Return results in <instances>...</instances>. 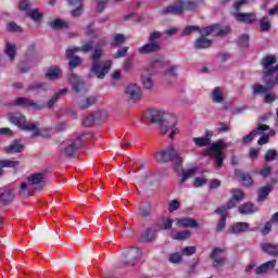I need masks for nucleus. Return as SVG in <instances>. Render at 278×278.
Here are the masks:
<instances>
[{"label":"nucleus","instance_id":"nucleus-64","mask_svg":"<svg viewBox=\"0 0 278 278\" xmlns=\"http://www.w3.org/2000/svg\"><path fill=\"white\" fill-rule=\"evenodd\" d=\"M97 1V11L103 12L105 10V4L108 3V0H96Z\"/></svg>","mask_w":278,"mask_h":278},{"label":"nucleus","instance_id":"nucleus-37","mask_svg":"<svg viewBox=\"0 0 278 278\" xmlns=\"http://www.w3.org/2000/svg\"><path fill=\"white\" fill-rule=\"evenodd\" d=\"M191 236L192 233L190 232V230H181V231L172 233L173 240H179V241L188 240Z\"/></svg>","mask_w":278,"mask_h":278},{"label":"nucleus","instance_id":"nucleus-9","mask_svg":"<svg viewBox=\"0 0 278 278\" xmlns=\"http://www.w3.org/2000/svg\"><path fill=\"white\" fill-rule=\"evenodd\" d=\"M229 147V143H225L224 141H216L211 147H208V151L214 153L215 168L216 170H220L223 166V162H225V149Z\"/></svg>","mask_w":278,"mask_h":278},{"label":"nucleus","instance_id":"nucleus-59","mask_svg":"<svg viewBox=\"0 0 278 278\" xmlns=\"http://www.w3.org/2000/svg\"><path fill=\"white\" fill-rule=\"evenodd\" d=\"M241 181H243L244 186H252L253 178L251 177L250 174H242Z\"/></svg>","mask_w":278,"mask_h":278},{"label":"nucleus","instance_id":"nucleus-19","mask_svg":"<svg viewBox=\"0 0 278 278\" xmlns=\"http://www.w3.org/2000/svg\"><path fill=\"white\" fill-rule=\"evenodd\" d=\"M155 71H153V67H150L146 70L141 75V81L144 88L148 90H151L153 88V79L151 78V75H153Z\"/></svg>","mask_w":278,"mask_h":278},{"label":"nucleus","instance_id":"nucleus-54","mask_svg":"<svg viewBox=\"0 0 278 278\" xmlns=\"http://www.w3.org/2000/svg\"><path fill=\"white\" fill-rule=\"evenodd\" d=\"M173 223H175V220H173L172 218H164L162 220L161 229H164V230L170 229L173 227Z\"/></svg>","mask_w":278,"mask_h":278},{"label":"nucleus","instance_id":"nucleus-43","mask_svg":"<svg viewBox=\"0 0 278 278\" xmlns=\"http://www.w3.org/2000/svg\"><path fill=\"white\" fill-rule=\"evenodd\" d=\"M34 64H36V61H34V60H30V61H22V62L20 63L18 68H20V71H21L22 73H27L30 68L34 67Z\"/></svg>","mask_w":278,"mask_h":278},{"label":"nucleus","instance_id":"nucleus-26","mask_svg":"<svg viewBox=\"0 0 278 278\" xmlns=\"http://www.w3.org/2000/svg\"><path fill=\"white\" fill-rule=\"evenodd\" d=\"M211 99L214 103H223L225 101V89L216 87L211 93Z\"/></svg>","mask_w":278,"mask_h":278},{"label":"nucleus","instance_id":"nucleus-51","mask_svg":"<svg viewBox=\"0 0 278 278\" xmlns=\"http://www.w3.org/2000/svg\"><path fill=\"white\" fill-rule=\"evenodd\" d=\"M181 257H182L181 252L180 253L179 252H175V253H172L169 255L168 261H169L170 264H180Z\"/></svg>","mask_w":278,"mask_h":278},{"label":"nucleus","instance_id":"nucleus-40","mask_svg":"<svg viewBox=\"0 0 278 278\" xmlns=\"http://www.w3.org/2000/svg\"><path fill=\"white\" fill-rule=\"evenodd\" d=\"M21 162L16 160H0V169L1 168H16Z\"/></svg>","mask_w":278,"mask_h":278},{"label":"nucleus","instance_id":"nucleus-38","mask_svg":"<svg viewBox=\"0 0 278 278\" xmlns=\"http://www.w3.org/2000/svg\"><path fill=\"white\" fill-rule=\"evenodd\" d=\"M273 192V185H266L258 190V201H265L266 197Z\"/></svg>","mask_w":278,"mask_h":278},{"label":"nucleus","instance_id":"nucleus-13","mask_svg":"<svg viewBox=\"0 0 278 278\" xmlns=\"http://www.w3.org/2000/svg\"><path fill=\"white\" fill-rule=\"evenodd\" d=\"M70 84L76 94H79V92H86V83L79 76L71 74Z\"/></svg>","mask_w":278,"mask_h":278},{"label":"nucleus","instance_id":"nucleus-62","mask_svg":"<svg viewBox=\"0 0 278 278\" xmlns=\"http://www.w3.org/2000/svg\"><path fill=\"white\" fill-rule=\"evenodd\" d=\"M7 29L8 31H21V28L18 25H16V23L11 22L7 25Z\"/></svg>","mask_w":278,"mask_h":278},{"label":"nucleus","instance_id":"nucleus-7","mask_svg":"<svg viewBox=\"0 0 278 278\" xmlns=\"http://www.w3.org/2000/svg\"><path fill=\"white\" fill-rule=\"evenodd\" d=\"M198 4L191 0H176L174 3L163 8V14H184L186 10L188 12H194L197 10Z\"/></svg>","mask_w":278,"mask_h":278},{"label":"nucleus","instance_id":"nucleus-45","mask_svg":"<svg viewBox=\"0 0 278 278\" xmlns=\"http://www.w3.org/2000/svg\"><path fill=\"white\" fill-rule=\"evenodd\" d=\"M138 208L141 216L147 217L151 215V203H142Z\"/></svg>","mask_w":278,"mask_h":278},{"label":"nucleus","instance_id":"nucleus-2","mask_svg":"<svg viewBox=\"0 0 278 278\" xmlns=\"http://www.w3.org/2000/svg\"><path fill=\"white\" fill-rule=\"evenodd\" d=\"M151 123H159L161 125L162 134H168L169 138H175L179 134L177 128V117L173 114L166 113L162 110H151L147 115Z\"/></svg>","mask_w":278,"mask_h":278},{"label":"nucleus","instance_id":"nucleus-63","mask_svg":"<svg viewBox=\"0 0 278 278\" xmlns=\"http://www.w3.org/2000/svg\"><path fill=\"white\" fill-rule=\"evenodd\" d=\"M177 210H179V201H177V200L170 201V202H169L168 211H169V212H175V211H177Z\"/></svg>","mask_w":278,"mask_h":278},{"label":"nucleus","instance_id":"nucleus-5","mask_svg":"<svg viewBox=\"0 0 278 278\" xmlns=\"http://www.w3.org/2000/svg\"><path fill=\"white\" fill-rule=\"evenodd\" d=\"M45 185V173L31 174L26 182L21 184L20 194L22 197H31L34 190H42Z\"/></svg>","mask_w":278,"mask_h":278},{"label":"nucleus","instance_id":"nucleus-30","mask_svg":"<svg viewBox=\"0 0 278 278\" xmlns=\"http://www.w3.org/2000/svg\"><path fill=\"white\" fill-rule=\"evenodd\" d=\"M4 53L11 62H14V60H16V45L11 41H7Z\"/></svg>","mask_w":278,"mask_h":278},{"label":"nucleus","instance_id":"nucleus-42","mask_svg":"<svg viewBox=\"0 0 278 278\" xmlns=\"http://www.w3.org/2000/svg\"><path fill=\"white\" fill-rule=\"evenodd\" d=\"M266 130H264L263 132H261L262 137L258 139V144H266L268 143V140L270 138V136H274L275 135V130H270V127L268 126V134L266 135L265 132Z\"/></svg>","mask_w":278,"mask_h":278},{"label":"nucleus","instance_id":"nucleus-60","mask_svg":"<svg viewBox=\"0 0 278 278\" xmlns=\"http://www.w3.org/2000/svg\"><path fill=\"white\" fill-rule=\"evenodd\" d=\"M207 184V179L204 177H197L193 181L194 188H201V186H205Z\"/></svg>","mask_w":278,"mask_h":278},{"label":"nucleus","instance_id":"nucleus-46","mask_svg":"<svg viewBox=\"0 0 278 278\" xmlns=\"http://www.w3.org/2000/svg\"><path fill=\"white\" fill-rule=\"evenodd\" d=\"M195 174H197L195 168L182 170V179L180 180V184H186V181H188L190 177H194Z\"/></svg>","mask_w":278,"mask_h":278},{"label":"nucleus","instance_id":"nucleus-44","mask_svg":"<svg viewBox=\"0 0 278 278\" xmlns=\"http://www.w3.org/2000/svg\"><path fill=\"white\" fill-rule=\"evenodd\" d=\"M125 42V35L123 34H115L113 36V40L111 42V47H121Z\"/></svg>","mask_w":278,"mask_h":278},{"label":"nucleus","instance_id":"nucleus-8","mask_svg":"<svg viewBox=\"0 0 278 278\" xmlns=\"http://www.w3.org/2000/svg\"><path fill=\"white\" fill-rule=\"evenodd\" d=\"M164 34L160 30H155L150 33L149 42L138 48V53L140 55H149V53H157L162 49L160 46V38H162Z\"/></svg>","mask_w":278,"mask_h":278},{"label":"nucleus","instance_id":"nucleus-22","mask_svg":"<svg viewBox=\"0 0 278 278\" xmlns=\"http://www.w3.org/2000/svg\"><path fill=\"white\" fill-rule=\"evenodd\" d=\"M275 266H277V260L268 261L261 266L256 267L255 274L256 275H265V273H270V270L275 269Z\"/></svg>","mask_w":278,"mask_h":278},{"label":"nucleus","instance_id":"nucleus-16","mask_svg":"<svg viewBox=\"0 0 278 278\" xmlns=\"http://www.w3.org/2000/svg\"><path fill=\"white\" fill-rule=\"evenodd\" d=\"M81 144H84V136H78L74 141H72L64 150L65 155H75V152L81 149Z\"/></svg>","mask_w":278,"mask_h":278},{"label":"nucleus","instance_id":"nucleus-47","mask_svg":"<svg viewBox=\"0 0 278 278\" xmlns=\"http://www.w3.org/2000/svg\"><path fill=\"white\" fill-rule=\"evenodd\" d=\"M261 31H269L270 29V18L264 16L260 20Z\"/></svg>","mask_w":278,"mask_h":278},{"label":"nucleus","instance_id":"nucleus-35","mask_svg":"<svg viewBox=\"0 0 278 278\" xmlns=\"http://www.w3.org/2000/svg\"><path fill=\"white\" fill-rule=\"evenodd\" d=\"M97 103V98L94 97H88L85 99H81L79 102L80 110H88V108H91V105H94Z\"/></svg>","mask_w":278,"mask_h":278},{"label":"nucleus","instance_id":"nucleus-53","mask_svg":"<svg viewBox=\"0 0 278 278\" xmlns=\"http://www.w3.org/2000/svg\"><path fill=\"white\" fill-rule=\"evenodd\" d=\"M93 42L92 41H88L86 43H84L81 47H78V51H83V53H88L89 51H92V47H93Z\"/></svg>","mask_w":278,"mask_h":278},{"label":"nucleus","instance_id":"nucleus-12","mask_svg":"<svg viewBox=\"0 0 278 278\" xmlns=\"http://www.w3.org/2000/svg\"><path fill=\"white\" fill-rule=\"evenodd\" d=\"M211 260H213L214 268H223L227 262V251H225V249L215 248L211 254Z\"/></svg>","mask_w":278,"mask_h":278},{"label":"nucleus","instance_id":"nucleus-27","mask_svg":"<svg viewBox=\"0 0 278 278\" xmlns=\"http://www.w3.org/2000/svg\"><path fill=\"white\" fill-rule=\"evenodd\" d=\"M249 223H236L235 225H232L230 227V229L228 230V233H244V231H249Z\"/></svg>","mask_w":278,"mask_h":278},{"label":"nucleus","instance_id":"nucleus-4","mask_svg":"<svg viewBox=\"0 0 278 278\" xmlns=\"http://www.w3.org/2000/svg\"><path fill=\"white\" fill-rule=\"evenodd\" d=\"M263 66V79L268 86V88H273L278 85V63L277 58L273 54L265 56L262 60Z\"/></svg>","mask_w":278,"mask_h":278},{"label":"nucleus","instance_id":"nucleus-29","mask_svg":"<svg viewBox=\"0 0 278 278\" xmlns=\"http://www.w3.org/2000/svg\"><path fill=\"white\" fill-rule=\"evenodd\" d=\"M192 142L195 147H207L212 142V132H206V137H194Z\"/></svg>","mask_w":278,"mask_h":278},{"label":"nucleus","instance_id":"nucleus-21","mask_svg":"<svg viewBox=\"0 0 278 278\" xmlns=\"http://www.w3.org/2000/svg\"><path fill=\"white\" fill-rule=\"evenodd\" d=\"M215 212L216 214H219L222 216L219 223L217 224V231H223V229H225V225L227 224V216L229 210H227L226 206H222L218 207Z\"/></svg>","mask_w":278,"mask_h":278},{"label":"nucleus","instance_id":"nucleus-33","mask_svg":"<svg viewBox=\"0 0 278 278\" xmlns=\"http://www.w3.org/2000/svg\"><path fill=\"white\" fill-rule=\"evenodd\" d=\"M46 77L51 80L59 79V77H62V71L58 66L50 67L46 74Z\"/></svg>","mask_w":278,"mask_h":278},{"label":"nucleus","instance_id":"nucleus-15","mask_svg":"<svg viewBox=\"0 0 278 278\" xmlns=\"http://www.w3.org/2000/svg\"><path fill=\"white\" fill-rule=\"evenodd\" d=\"M240 201H244V192L238 189H233L231 191L230 200L227 202L226 205H224V207H226V210H232V207H236V205H238Z\"/></svg>","mask_w":278,"mask_h":278},{"label":"nucleus","instance_id":"nucleus-3","mask_svg":"<svg viewBox=\"0 0 278 278\" xmlns=\"http://www.w3.org/2000/svg\"><path fill=\"white\" fill-rule=\"evenodd\" d=\"M9 121L22 131H30L31 138H38L39 136L41 138H51V129L40 128L39 122L27 123V119L21 113H10Z\"/></svg>","mask_w":278,"mask_h":278},{"label":"nucleus","instance_id":"nucleus-24","mask_svg":"<svg viewBox=\"0 0 278 278\" xmlns=\"http://www.w3.org/2000/svg\"><path fill=\"white\" fill-rule=\"evenodd\" d=\"M24 150L25 146H23V143H21L18 140H13L10 146L4 148V152L8 154L23 153Z\"/></svg>","mask_w":278,"mask_h":278},{"label":"nucleus","instance_id":"nucleus-50","mask_svg":"<svg viewBox=\"0 0 278 278\" xmlns=\"http://www.w3.org/2000/svg\"><path fill=\"white\" fill-rule=\"evenodd\" d=\"M253 89V94H264L268 91V89H270V87H265V86H262V85H254L252 87Z\"/></svg>","mask_w":278,"mask_h":278},{"label":"nucleus","instance_id":"nucleus-17","mask_svg":"<svg viewBox=\"0 0 278 278\" xmlns=\"http://www.w3.org/2000/svg\"><path fill=\"white\" fill-rule=\"evenodd\" d=\"M176 227H182L185 229H199V223L192 218H176L175 219Z\"/></svg>","mask_w":278,"mask_h":278},{"label":"nucleus","instance_id":"nucleus-48","mask_svg":"<svg viewBox=\"0 0 278 278\" xmlns=\"http://www.w3.org/2000/svg\"><path fill=\"white\" fill-rule=\"evenodd\" d=\"M194 253H197V247H194V245L185 247V248H181V250H180V254L182 256L185 255L187 257L194 255Z\"/></svg>","mask_w":278,"mask_h":278},{"label":"nucleus","instance_id":"nucleus-31","mask_svg":"<svg viewBox=\"0 0 278 278\" xmlns=\"http://www.w3.org/2000/svg\"><path fill=\"white\" fill-rule=\"evenodd\" d=\"M52 29H66L68 28V22L62 18H55L48 24Z\"/></svg>","mask_w":278,"mask_h":278},{"label":"nucleus","instance_id":"nucleus-6","mask_svg":"<svg viewBox=\"0 0 278 278\" xmlns=\"http://www.w3.org/2000/svg\"><path fill=\"white\" fill-rule=\"evenodd\" d=\"M154 157L156 162H173L176 170L181 168V162H184V159L179 156V146L173 144L161 152H156Z\"/></svg>","mask_w":278,"mask_h":278},{"label":"nucleus","instance_id":"nucleus-25","mask_svg":"<svg viewBox=\"0 0 278 278\" xmlns=\"http://www.w3.org/2000/svg\"><path fill=\"white\" fill-rule=\"evenodd\" d=\"M268 125H260L256 129L252 130L248 136L243 137L242 142L243 144H249L257 134H264V131H267Z\"/></svg>","mask_w":278,"mask_h":278},{"label":"nucleus","instance_id":"nucleus-20","mask_svg":"<svg viewBox=\"0 0 278 278\" xmlns=\"http://www.w3.org/2000/svg\"><path fill=\"white\" fill-rule=\"evenodd\" d=\"M13 105H23L24 108H33V110H42V106L27 98H16Z\"/></svg>","mask_w":278,"mask_h":278},{"label":"nucleus","instance_id":"nucleus-32","mask_svg":"<svg viewBox=\"0 0 278 278\" xmlns=\"http://www.w3.org/2000/svg\"><path fill=\"white\" fill-rule=\"evenodd\" d=\"M194 47L195 49H210L212 47V40L206 37H200L195 40Z\"/></svg>","mask_w":278,"mask_h":278},{"label":"nucleus","instance_id":"nucleus-49","mask_svg":"<svg viewBox=\"0 0 278 278\" xmlns=\"http://www.w3.org/2000/svg\"><path fill=\"white\" fill-rule=\"evenodd\" d=\"M27 16H29V18L33 21L38 22L42 18V13H40L38 9H34L27 12Z\"/></svg>","mask_w":278,"mask_h":278},{"label":"nucleus","instance_id":"nucleus-41","mask_svg":"<svg viewBox=\"0 0 278 278\" xmlns=\"http://www.w3.org/2000/svg\"><path fill=\"white\" fill-rule=\"evenodd\" d=\"M0 198L3 199L4 203H10L14 201V191L12 189H7L4 192L0 191Z\"/></svg>","mask_w":278,"mask_h":278},{"label":"nucleus","instance_id":"nucleus-18","mask_svg":"<svg viewBox=\"0 0 278 278\" xmlns=\"http://www.w3.org/2000/svg\"><path fill=\"white\" fill-rule=\"evenodd\" d=\"M79 51V48H70L66 50V56L70 60V67L71 68H77L79 64H81V58L75 56V53Z\"/></svg>","mask_w":278,"mask_h":278},{"label":"nucleus","instance_id":"nucleus-39","mask_svg":"<svg viewBox=\"0 0 278 278\" xmlns=\"http://www.w3.org/2000/svg\"><path fill=\"white\" fill-rule=\"evenodd\" d=\"M257 208L253 204L245 203L239 206L240 214H255Z\"/></svg>","mask_w":278,"mask_h":278},{"label":"nucleus","instance_id":"nucleus-1","mask_svg":"<svg viewBox=\"0 0 278 278\" xmlns=\"http://www.w3.org/2000/svg\"><path fill=\"white\" fill-rule=\"evenodd\" d=\"M108 45L106 38L99 39L93 51L91 52L92 65L90 72L98 77V79H105V75L110 73L112 68V60L101 61L103 58V47Z\"/></svg>","mask_w":278,"mask_h":278},{"label":"nucleus","instance_id":"nucleus-55","mask_svg":"<svg viewBox=\"0 0 278 278\" xmlns=\"http://www.w3.org/2000/svg\"><path fill=\"white\" fill-rule=\"evenodd\" d=\"M29 90H49V85L45 83H38L30 86Z\"/></svg>","mask_w":278,"mask_h":278},{"label":"nucleus","instance_id":"nucleus-57","mask_svg":"<svg viewBox=\"0 0 278 278\" xmlns=\"http://www.w3.org/2000/svg\"><path fill=\"white\" fill-rule=\"evenodd\" d=\"M271 170L273 169L270 168V166H266L263 169H256V174L261 175V177L266 178V177H268L270 175Z\"/></svg>","mask_w":278,"mask_h":278},{"label":"nucleus","instance_id":"nucleus-61","mask_svg":"<svg viewBox=\"0 0 278 278\" xmlns=\"http://www.w3.org/2000/svg\"><path fill=\"white\" fill-rule=\"evenodd\" d=\"M191 31H199V26H188L184 29L182 36H190Z\"/></svg>","mask_w":278,"mask_h":278},{"label":"nucleus","instance_id":"nucleus-28","mask_svg":"<svg viewBox=\"0 0 278 278\" xmlns=\"http://www.w3.org/2000/svg\"><path fill=\"white\" fill-rule=\"evenodd\" d=\"M261 250L263 251V253H267V255H278V245L274 243H261Z\"/></svg>","mask_w":278,"mask_h":278},{"label":"nucleus","instance_id":"nucleus-58","mask_svg":"<svg viewBox=\"0 0 278 278\" xmlns=\"http://www.w3.org/2000/svg\"><path fill=\"white\" fill-rule=\"evenodd\" d=\"M277 157V151L276 150H268L265 154V161L266 162H273Z\"/></svg>","mask_w":278,"mask_h":278},{"label":"nucleus","instance_id":"nucleus-10","mask_svg":"<svg viewBox=\"0 0 278 278\" xmlns=\"http://www.w3.org/2000/svg\"><path fill=\"white\" fill-rule=\"evenodd\" d=\"M198 31L200 33L202 38H205L206 36H211V34H215V36H226V34H229V31H231V27L215 24L202 29L199 28Z\"/></svg>","mask_w":278,"mask_h":278},{"label":"nucleus","instance_id":"nucleus-52","mask_svg":"<svg viewBox=\"0 0 278 278\" xmlns=\"http://www.w3.org/2000/svg\"><path fill=\"white\" fill-rule=\"evenodd\" d=\"M127 51H129L128 47L119 48L117 52L113 54V58H115V60H118V58H125V55H127Z\"/></svg>","mask_w":278,"mask_h":278},{"label":"nucleus","instance_id":"nucleus-56","mask_svg":"<svg viewBox=\"0 0 278 278\" xmlns=\"http://www.w3.org/2000/svg\"><path fill=\"white\" fill-rule=\"evenodd\" d=\"M238 45L239 47H243V49H247V47H249V35H242L239 38Z\"/></svg>","mask_w":278,"mask_h":278},{"label":"nucleus","instance_id":"nucleus-36","mask_svg":"<svg viewBox=\"0 0 278 278\" xmlns=\"http://www.w3.org/2000/svg\"><path fill=\"white\" fill-rule=\"evenodd\" d=\"M67 90L66 89H60L56 93L52 96V98L47 102V108H53L58 101L60 100V97L62 94H66Z\"/></svg>","mask_w":278,"mask_h":278},{"label":"nucleus","instance_id":"nucleus-14","mask_svg":"<svg viewBox=\"0 0 278 278\" xmlns=\"http://www.w3.org/2000/svg\"><path fill=\"white\" fill-rule=\"evenodd\" d=\"M123 262L125 264H134L136 260H139V257H142V250L138 248H130L127 252L123 254Z\"/></svg>","mask_w":278,"mask_h":278},{"label":"nucleus","instance_id":"nucleus-34","mask_svg":"<svg viewBox=\"0 0 278 278\" xmlns=\"http://www.w3.org/2000/svg\"><path fill=\"white\" fill-rule=\"evenodd\" d=\"M155 233H157V230H155L153 228L147 229L141 235V242H151V240H155Z\"/></svg>","mask_w":278,"mask_h":278},{"label":"nucleus","instance_id":"nucleus-11","mask_svg":"<svg viewBox=\"0 0 278 278\" xmlns=\"http://www.w3.org/2000/svg\"><path fill=\"white\" fill-rule=\"evenodd\" d=\"M125 97L130 101L131 103H136L137 101H140L142 99V89L138 84H129L126 86L124 90Z\"/></svg>","mask_w":278,"mask_h":278},{"label":"nucleus","instance_id":"nucleus-23","mask_svg":"<svg viewBox=\"0 0 278 278\" xmlns=\"http://www.w3.org/2000/svg\"><path fill=\"white\" fill-rule=\"evenodd\" d=\"M235 18L239 23H255L257 21V15L255 13H235Z\"/></svg>","mask_w":278,"mask_h":278}]
</instances>
